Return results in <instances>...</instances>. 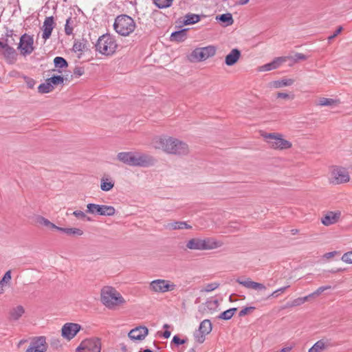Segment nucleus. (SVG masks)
<instances>
[{"mask_svg":"<svg viewBox=\"0 0 352 352\" xmlns=\"http://www.w3.org/2000/svg\"><path fill=\"white\" fill-rule=\"evenodd\" d=\"M117 159L124 164L137 167H149L156 162V160L148 154L133 151L118 153Z\"/></svg>","mask_w":352,"mask_h":352,"instance_id":"nucleus-1","label":"nucleus"},{"mask_svg":"<svg viewBox=\"0 0 352 352\" xmlns=\"http://www.w3.org/2000/svg\"><path fill=\"white\" fill-rule=\"evenodd\" d=\"M154 146L166 153L176 155H186L189 153V147L186 142L172 137L157 138Z\"/></svg>","mask_w":352,"mask_h":352,"instance_id":"nucleus-2","label":"nucleus"},{"mask_svg":"<svg viewBox=\"0 0 352 352\" xmlns=\"http://www.w3.org/2000/svg\"><path fill=\"white\" fill-rule=\"evenodd\" d=\"M101 302L109 309H113L126 302L122 295L112 287H104L101 289Z\"/></svg>","mask_w":352,"mask_h":352,"instance_id":"nucleus-3","label":"nucleus"},{"mask_svg":"<svg viewBox=\"0 0 352 352\" xmlns=\"http://www.w3.org/2000/svg\"><path fill=\"white\" fill-rule=\"evenodd\" d=\"M136 27L134 20L129 16L122 14L116 17L113 23L116 32L120 35L126 36L132 33Z\"/></svg>","mask_w":352,"mask_h":352,"instance_id":"nucleus-4","label":"nucleus"},{"mask_svg":"<svg viewBox=\"0 0 352 352\" xmlns=\"http://www.w3.org/2000/svg\"><path fill=\"white\" fill-rule=\"evenodd\" d=\"M95 47L97 52L103 55L109 56L116 52L117 43L112 36L105 34L99 37Z\"/></svg>","mask_w":352,"mask_h":352,"instance_id":"nucleus-5","label":"nucleus"},{"mask_svg":"<svg viewBox=\"0 0 352 352\" xmlns=\"http://www.w3.org/2000/svg\"><path fill=\"white\" fill-rule=\"evenodd\" d=\"M221 246V243L211 238H194L186 243V248L195 250H212Z\"/></svg>","mask_w":352,"mask_h":352,"instance_id":"nucleus-6","label":"nucleus"},{"mask_svg":"<svg viewBox=\"0 0 352 352\" xmlns=\"http://www.w3.org/2000/svg\"><path fill=\"white\" fill-rule=\"evenodd\" d=\"M263 137L269 146L274 149H287L291 148L292 145L290 142L283 139V135L280 133H265Z\"/></svg>","mask_w":352,"mask_h":352,"instance_id":"nucleus-7","label":"nucleus"},{"mask_svg":"<svg viewBox=\"0 0 352 352\" xmlns=\"http://www.w3.org/2000/svg\"><path fill=\"white\" fill-rule=\"evenodd\" d=\"M101 342L98 338H87L81 342L76 352H100Z\"/></svg>","mask_w":352,"mask_h":352,"instance_id":"nucleus-8","label":"nucleus"},{"mask_svg":"<svg viewBox=\"0 0 352 352\" xmlns=\"http://www.w3.org/2000/svg\"><path fill=\"white\" fill-rule=\"evenodd\" d=\"M86 212L101 216H113L116 214V209L111 206L88 204Z\"/></svg>","mask_w":352,"mask_h":352,"instance_id":"nucleus-9","label":"nucleus"},{"mask_svg":"<svg viewBox=\"0 0 352 352\" xmlns=\"http://www.w3.org/2000/svg\"><path fill=\"white\" fill-rule=\"evenodd\" d=\"M217 49L213 45L195 48L191 53V56L197 61L201 62L212 57L216 54Z\"/></svg>","mask_w":352,"mask_h":352,"instance_id":"nucleus-10","label":"nucleus"},{"mask_svg":"<svg viewBox=\"0 0 352 352\" xmlns=\"http://www.w3.org/2000/svg\"><path fill=\"white\" fill-rule=\"evenodd\" d=\"M175 288V285L170 283L168 280L156 279L152 280L149 284V289L155 293H165L173 291Z\"/></svg>","mask_w":352,"mask_h":352,"instance_id":"nucleus-11","label":"nucleus"},{"mask_svg":"<svg viewBox=\"0 0 352 352\" xmlns=\"http://www.w3.org/2000/svg\"><path fill=\"white\" fill-rule=\"evenodd\" d=\"M48 348L46 337L35 336L31 339L30 346L25 352H46Z\"/></svg>","mask_w":352,"mask_h":352,"instance_id":"nucleus-12","label":"nucleus"},{"mask_svg":"<svg viewBox=\"0 0 352 352\" xmlns=\"http://www.w3.org/2000/svg\"><path fill=\"white\" fill-rule=\"evenodd\" d=\"M350 179L349 172L342 167H337L331 172V183L335 185L348 182Z\"/></svg>","mask_w":352,"mask_h":352,"instance_id":"nucleus-13","label":"nucleus"},{"mask_svg":"<svg viewBox=\"0 0 352 352\" xmlns=\"http://www.w3.org/2000/svg\"><path fill=\"white\" fill-rule=\"evenodd\" d=\"M81 329V326L77 323H65L61 329V336L67 340H71Z\"/></svg>","mask_w":352,"mask_h":352,"instance_id":"nucleus-14","label":"nucleus"},{"mask_svg":"<svg viewBox=\"0 0 352 352\" xmlns=\"http://www.w3.org/2000/svg\"><path fill=\"white\" fill-rule=\"evenodd\" d=\"M148 330L144 326L137 327L129 333V337L133 340H142L148 335Z\"/></svg>","mask_w":352,"mask_h":352,"instance_id":"nucleus-15","label":"nucleus"},{"mask_svg":"<svg viewBox=\"0 0 352 352\" xmlns=\"http://www.w3.org/2000/svg\"><path fill=\"white\" fill-rule=\"evenodd\" d=\"M54 28V20L53 16H47L45 19L42 26V38L45 40L48 39L51 34L53 29Z\"/></svg>","mask_w":352,"mask_h":352,"instance_id":"nucleus-16","label":"nucleus"},{"mask_svg":"<svg viewBox=\"0 0 352 352\" xmlns=\"http://www.w3.org/2000/svg\"><path fill=\"white\" fill-rule=\"evenodd\" d=\"M236 281L239 285L248 289H253L255 290L266 289V287L263 284L252 281L250 278H246L245 280L237 278Z\"/></svg>","mask_w":352,"mask_h":352,"instance_id":"nucleus-17","label":"nucleus"},{"mask_svg":"<svg viewBox=\"0 0 352 352\" xmlns=\"http://www.w3.org/2000/svg\"><path fill=\"white\" fill-rule=\"evenodd\" d=\"M341 212L340 211L336 212H328L321 219V222L323 225L329 226L330 225L336 223L340 219Z\"/></svg>","mask_w":352,"mask_h":352,"instance_id":"nucleus-18","label":"nucleus"},{"mask_svg":"<svg viewBox=\"0 0 352 352\" xmlns=\"http://www.w3.org/2000/svg\"><path fill=\"white\" fill-rule=\"evenodd\" d=\"M34 49L33 36L23 34V56L32 54Z\"/></svg>","mask_w":352,"mask_h":352,"instance_id":"nucleus-19","label":"nucleus"},{"mask_svg":"<svg viewBox=\"0 0 352 352\" xmlns=\"http://www.w3.org/2000/svg\"><path fill=\"white\" fill-rule=\"evenodd\" d=\"M285 60V57H277L273 61L261 66L258 70L260 72H268L277 69Z\"/></svg>","mask_w":352,"mask_h":352,"instance_id":"nucleus-20","label":"nucleus"},{"mask_svg":"<svg viewBox=\"0 0 352 352\" xmlns=\"http://www.w3.org/2000/svg\"><path fill=\"white\" fill-rule=\"evenodd\" d=\"M241 56V51L236 48L232 49L226 56L225 63L228 66H232L237 63Z\"/></svg>","mask_w":352,"mask_h":352,"instance_id":"nucleus-21","label":"nucleus"},{"mask_svg":"<svg viewBox=\"0 0 352 352\" xmlns=\"http://www.w3.org/2000/svg\"><path fill=\"white\" fill-rule=\"evenodd\" d=\"M0 53L3 54L6 61L10 64H13L16 60L17 54L10 46L6 45Z\"/></svg>","mask_w":352,"mask_h":352,"instance_id":"nucleus-22","label":"nucleus"},{"mask_svg":"<svg viewBox=\"0 0 352 352\" xmlns=\"http://www.w3.org/2000/svg\"><path fill=\"white\" fill-rule=\"evenodd\" d=\"M165 228L170 230L190 229L191 226L188 225L186 221H174L170 222L164 226Z\"/></svg>","mask_w":352,"mask_h":352,"instance_id":"nucleus-23","label":"nucleus"},{"mask_svg":"<svg viewBox=\"0 0 352 352\" xmlns=\"http://www.w3.org/2000/svg\"><path fill=\"white\" fill-rule=\"evenodd\" d=\"M188 29H182L171 33L170 39L171 41L182 42L187 38Z\"/></svg>","mask_w":352,"mask_h":352,"instance_id":"nucleus-24","label":"nucleus"},{"mask_svg":"<svg viewBox=\"0 0 352 352\" xmlns=\"http://www.w3.org/2000/svg\"><path fill=\"white\" fill-rule=\"evenodd\" d=\"M294 82V80L291 78L274 80L270 82V87L276 89L281 88L283 87L290 86L293 85Z\"/></svg>","mask_w":352,"mask_h":352,"instance_id":"nucleus-25","label":"nucleus"},{"mask_svg":"<svg viewBox=\"0 0 352 352\" xmlns=\"http://www.w3.org/2000/svg\"><path fill=\"white\" fill-rule=\"evenodd\" d=\"M114 186V182L111 178L102 177L100 181V188L102 191H109Z\"/></svg>","mask_w":352,"mask_h":352,"instance_id":"nucleus-26","label":"nucleus"},{"mask_svg":"<svg viewBox=\"0 0 352 352\" xmlns=\"http://www.w3.org/2000/svg\"><path fill=\"white\" fill-rule=\"evenodd\" d=\"M200 16L198 14L188 13L184 16L183 23L186 25L195 24L199 21Z\"/></svg>","mask_w":352,"mask_h":352,"instance_id":"nucleus-27","label":"nucleus"},{"mask_svg":"<svg viewBox=\"0 0 352 352\" xmlns=\"http://www.w3.org/2000/svg\"><path fill=\"white\" fill-rule=\"evenodd\" d=\"M204 334L208 335L212 331V323L209 320H204L199 324V330Z\"/></svg>","mask_w":352,"mask_h":352,"instance_id":"nucleus-28","label":"nucleus"},{"mask_svg":"<svg viewBox=\"0 0 352 352\" xmlns=\"http://www.w3.org/2000/svg\"><path fill=\"white\" fill-rule=\"evenodd\" d=\"M217 19L225 23L226 26L231 25L234 23L232 15L230 13L222 14L217 16Z\"/></svg>","mask_w":352,"mask_h":352,"instance_id":"nucleus-29","label":"nucleus"},{"mask_svg":"<svg viewBox=\"0 0 352 352\" xmlns=\"http://www.w3.org/2000/svg\"><path fill=\"white\" fill-rule=\"evenodd\" d=\"M54 88L53 85L46 79L45 82L38 87V91L40 94H47L52 91Z\"/></svg>","mask_w":352,"mask_h":352,"instance_id":"nucleus-30","label":"nucleus"},{"mask_svg":"<svg viewBox=\"0 0 352 352\" xmlns=\"http://www.w3.org/2000/svg\"><path fill=\"white\" fill-rule=\"evenodd\" d=\"M236 311L237 308L236 307L230 308L221 313L220 315L218 316V318L224 320H230L232 318V316L234 315Z\"/></svg>","mask_w":352,"mask_h":352,"instance_id":"nucleus-31","label":"nucleus"},{"mask_svg":"<svg viewBox=\"0 0 352 352\" xmlns=\"http://www.w3.org/2000/svg\"><path fill=\"white\" fill-rule=\"evenodd\" d=\"M36 221L38 223L43 225L50 229L53 230L54 228H56V225L54 223H52L50 221L43 216H36Z\"/></svg>","mask_w":352,"mask_h":352,"instance_id":"nucleus-32","label":"nucleus"},{"mask_svg":"<svg viewBox=\"0 0 352 352\" xmlns=\"http://www.w3.org/2000/svg\"><path fill=\"white\" fill-rule=\"evenodd\" d=\"M153 4L159 9H164L170 8L173 2V0H152Z\"/></svg>","mask_w":352,"mask_h":352,"instance_id":"nucleus-33","label":"nucleus"},{"mask_svg":"<svg viewBox=\"0 0 352 352\" xmlns=\"http://www.w3.org/2000/svg\"><path fill=\"white\" fill-rule=\"evenodd\" d=\"M87 41L85 40H76L73 45V51L74 52H82L86 47Z\"/></svg>","mask_w":352,"mask_h":352,"instance_id":"nucleus-34","label":"nucleus"},{"mask_svg":"<svg viewBox=\"0 0 352 352\" xmlns=\"http://www.w3.org/2000/svg\"><path fill=\"white\" fill-rule=\"evenodd\" d=\"M10 319L17 320L22 316V306L19 305L10 311Z\"/></svg>","mask_w":352,"mask_h":352,"instance_id":"nucleus-35","label":"nucleus"},{"mask_svg":"<svg viewBox=\"0 0 352 352\" xmlns=\"http://www.w3.org/2000/svg\"><path fill=\"white\" fill-rule=\"evenodd\" d=\"M54 64L55 67L58 69L65 68L68 66L67 60L61 56L55 57L54 59Z\"/></svg>","mask_w":352,"mask_h":352,"instance_id":"nucleus-36","label":"nucleus"},{"mask_svg":"<svg viewBox=\"0 0 352 352\" xmlns=\"http://www.w3.org/2000/svg\"><path fill=\"white\" fill-rule=\"evenodd\" d=\"M325 349V344L323 340L317 341L309 349V352H321Z\"/></svg>","mask_w":352,"mask_h":352,"instance_id":"nucleus-37","label":"nucleus"},{"mask_svg":"<svg viewBox=\"0 0 352 352\" xmlns=\"http://www.w3.org/2000/svg\"><path fill=\"white\" fill-rule=\"evenodd\" d=\"M64 233L69 236H81L83 234V231L76 228H65Z\"/></svg>","mask_w":352,"mask_h":352,"instance_id":"nucleus-38","label":"nucleus"},{"mask_svg":"<svg viewBox=\"0 0 352 352\" xmlns=\"http://www.w3.org/2000/svg\"><path fill=\"white\" fill-rule=\"evenodd\" d=\"M336 103V100L332 98H320L317 102L318 106H332Z\"/></svg>","mask_w":352,"mask_h":352,"instance_id":"nucleus-39","label":"nucleus"},{"mask_svg":"<svg viewBox=\"0 0 352 352\" xmlns=\"http://www.w3.org/2000/svg\"><path fill=\"white\" fill-rule=\"evenodd\" d=\"M47 81H49L54 87L63 84L64 82V78L62 76H53L47 78Z\"/></svg>","mask_w":352,"mask_h":352,"instance_id":"nucleus-40","label":"nucleus"},{"mask_svg":"<svg viewBox=\"0 0 352 352\" xmlns=\"http://www.w3.org/2000/svg\"><path fill=\"white\" fill-rule=\"evenodd\" d=\"M73 21L72 17H69L66 20V23L65 25V32L67 35H71L73 32Z\"/></svg>","mask_w":352,"mask_h":352,"instance_id":"nucleus-41","label":"nucleus"},{"mask_svg":"<svg viewBox=\"0 0 352 352\" xmlns=\"http://www.w3.org/2000/svg\"><path fill=\"white\" fill-rule=\"evenodd\" d=\"M219 286V283L217 282L208 283L206 285L203 289H201V292H210L218 288Z\"/></svg>","mask_w":352,"mask_h":352,"instance_id":"nucleus-42","label":"nucleus"},{"mask_svg":"<svg viewBox=\"0 0 352 352\" xmlns=\"http://www.w3.org/2000/svg\"><path fill=\"white\" fill-rule=\"evenodd\" d=\"M73 215H74L76 218L81 219V220H87L90 221L91 219L90 217H87L85 214V212L81 211V210H75L73 212Z\"/></svg>","mask_w":352,"mask_h":352,"instance_id":"nucleus-43","label":"nucleus"},{"mask_svg":"<svg viewBox=\"0 0 352 352\" xmlns=\"http://www.w3.org/2000/svg\"><path fill=\"white\" fill-rule=\"evenodd\" d=\"M50 345L54 349H58L61 348L62 344L60 338H52L50 339Z\"/></svg>","mask_w":352,"mask_h":352,"instance_id":"nucleus-44","label":"nucleus"},{"mask_svg":"<svg viewBox=\"0 0 352 352\" xmlns=\"http://www.w3.org/2000/svg\"><path fill=\"white\" fill-rule=\"evenodd\" d=\"M289 287V286L287 285V286H285V287H280L279 289H278L275 290L274 292H273L270 295H269L267 298L278 297L280 294L283 293Z\"/></svg>","mask_w":352,"mask_h":352,"instance_id":"nucleus-45","label":"nucleus"},{"mask_svg":"<svg viewBox=\"0 0 352 352\" xmlns=\"http://www.w3.org/2000/svg\"><path fill=\"white\" fill-rule=\"evenodd\" d=\"M341 260L346 263L352 264V251L344 253Z\"/></svg>","mask_w":352,"mask_h":352,"instance_id":"nucleus-46","label":"nucleus"},{"mask_svg":"<svg viewBox=\"0 0 352 352\" xmlns=\"http://www.w3.org/2000/svg\"><path fill=\"white\" fill-rule=\"evenodd\" d=\"M206 334H204V333L200 332L199 331H197L195 332L194 337L197 342L199 343H203L205 340V336Z\"/></svg>","mask_w":352,"mask_h":352,"instance_id":"nucleus-47","label":"nucleus"},{"mask_svg":"<svg viewBox=\"0 0 352 352\" xmlns=\"http://www.w3.org/2000/svg\"><path fill=\"white\" fill-rule=\"evenodd\" d=\"M302 304H304V303H303L302 300V298L300 297V298H297L294 299L291 302H287V305H286V307H296V306L301 305Z\"/></svg>","mask_w":352,"mask_h":352,"instance_id":"nucleus-48","label":"nucleus"},{"mask_svg":"<svg viewBox=\"0 0 352 352\" xmlns=\"http://www.w3.org/2000/svg\"><path fill=\"white\" fill-rule=\"evenodd\" d=\"M331 288V287L330 285L322 286V287H318L312 294H314V296H317L320 295L323 292H324L327 289H330Z\"/></svg>","mask_w":352,"mask_h":352,"instance_id":"nucleus-49","label":"nucleus"},{"mask_svg":"<svg viewBox=\"0 0 352 352\" xmlns=\"http://www.w3.org/2000/svg\"><path fill=\"white\" fill-rule=\"evenodd\" d=\"M254 309H255L254 307H244L239 313V317H243V316H245L246 314H248L249 311H253Z\"/></svg>","mask_w":352,"mask_h":352,"instance_id":"nucleus-50","label":"nucleus"},{"mask_svg":"<svg viewBox=\"0 0 352 352\" xmlns=\"http://www.w3.org/2000/svg\"><path fill=\"white\" fill-rule=\"evenodd\" d=\"M11 280V272L10 271H8L6 272L2 279L0 280L1 283L4 285L5 283H8Z\"/></svg>","mask_w":352,"mask_h":352,"instance_id":"nucleus-51","label":"nucleus"},{"mask_svg":"<svg viewBox=\"0 0 352 352\" xmlns=\"http://www.w3.org/2000/svg\"><path fill=\"white\" fill-rule=\"evenodd\" d=\"M14 44H15V38H14L13 34H12L11 35H8L7 38L6 39L5 45H6L7 46L11 47V45H13Z\"/></svg>","mask_w":352,"mask_h":352,"instance_id":"nucleus-52","label":"nucleus"},{"mask_svg":"<svg viewBox=\"0 0 352 352\" xmlns=\"http://www.w3.org/2000/svg\"><path fill=\"white\" fill-rule=\"evenodd\" d=\"M23 79L25 80L27 87L28 88L32 89L34 87V85L36 84V82L34 80L28 78V77H25V76H23Z\"/></svg>","mask_w":352,"mask_h":352,"instance_id":"nucleus-53","label":"nucleus"},{"mask_svg":"<svg viewBox=\"0 0 352 352\" xmlns=\"http://www.w3.org/2000/svg\"><path fill=\"white\" fill-rule=\"evenodd\" d=\"M186 340L180 339L177 336H175L173 338L172 342L174 343L176 345L183 344L186 343Z\"/></svg>","mask_w":352,"mask_h":352,"instance_id":"nucleus-54","label":"nucleus"},{"mask_svg":"<svg viewBox=\"0 0 352 352\" xmlns=\"http://www.w3.org/2000/svg\"><path fill=\"white\" fill-rule=\"evenodd\" d=\"M84 69L82 67H76L74 70V75L76 77H80L84 74Z\"/></svg>","mask_w":352,"mask_h":352,"instance_id":"nucleus-55","label":"nucleus"},{"mask_svg":"<svg viewBox=\"0 0 352 352\" xmlns=\"http://www.w3.org/2000/svg\"><path fill=\"white\" fill-rule=\"evenodd\" d=\"M307 56L301 53H296L294 57L295 61L305 60Z\"/></svg>","mask_w":352,"mask_h":352,"instance_id":"nucleus-56","label":"nucleus"},{"mask_svg":"<svg viewBox=\"0 0 352 352\" xmlns=\"http://www.w3.org/2000/svg\"><path fill=\"white\" fill-rule=\"evenodd\" d=\"M342 30V26H339L337 30H336V32L331 36H329L328 37V39L329 41H331L332 39H333L334 38H336Z\"/></svg>","mask_w":352,"mask_h":352,"instance_id":"nucleus-57","label":"nucleus"},{"mask_svg":"<svg viewBox=\"0 0 352 352\" xmlns=\"http://www.w3.org/2000/svg\"><path fill=\"white\" fill-rule=\"evenodd\" d=\"M277 98H283V99H293L294 97L292 96L290 97L289 94H286V93H278L277 94Z\"/></svg>","mask_w":352,"mask_h":352,"instance_id":"nucleus-58","label":"nucleus"},{"mask_svg":"<svg viewBox=\"0 0 352 352\" xmlns=\"http://www.w3.org/2000/svg\"><path fill=\"white\" fill-rule=\"evenodd\" d=\"M338 252L337 251H333L330 252H327L324 255V257L326 258H330L336 255Z\"/></svg>","mask_w":352,"mask_h":352,"instance_id":"nucleus-59","label":"nucleus"},{"mask_svg":"<svg viewBox=\"0 0 352 352\" xmlns=\"http://www.w3.org/2000/svg\"><path fill=\"white\" fill-rule=\"evenodd\" d=\"M14 36L19 40L18 49L21 50L22 48V36H17L16 34H14Z\"/></svg>","mask_w":352,"mask_h":352,"instance_id":"nucleus-60","label":"nucleus"},{"mask_svg":"<svg viewBox=\"0 0 352 352\" xmlns=\"http://www.w3.org/2000/svg\"><path fill=\"white\" fill-rule=\"evenodd\" d=\"M314 297V294L311 293L309 294L308 296L301 297L303 303H305L306 301H307L310 298Z\"/></svg>","mask_w":352,"mask_h":352,"instance_id":"nucleus-61","label":"nucleus"},{"mask_svg":"<svg viewBox=\"0 0 352 352\" xmlns=\"http://www.w3.org/2000/svg\"><path fill=\"white\" fill-rule=\"evenodd\" d=\"M292 346H287L283 348L279 352H289L292 350Z\"/></svg>","mask_w":352,"mask_h":352,"instance_id":"nucleus-62","label":"nucleus"},{"mask_svg":"<svg viewBox=\"0 0 352 352\" xmlns=\"http://www.w3.org/2000/svg\"><path fill=\"white\" fill-rule=\"evenodd\" d=\"M170 336V331H168V330H166L164 333H163V337L164 338H168Z\"/></svg>","mask_w":352,"mask_h":352,"instance_id":"nucleus-63","label":"nucleus"},{"mask_svg":"<svg viewBox=\"0 0 352 352\" xmlns=\"http://www.w3.org/2000/svg\"><path fill=\"white\" fill-rule=\"evenodd\" d=\"M249 1H250V0H238L237 3H238L239 5H245V4H247Z\"/></svg>","mask_w":352,"mask_h":352,"instance_id":"nucleus-64","label":"nucleus"}]
</instances>
